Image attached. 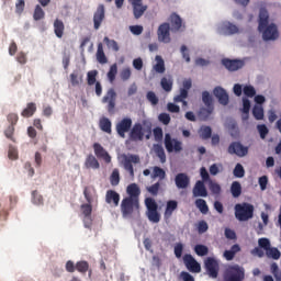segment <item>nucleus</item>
Listing matches in <instances>:
<instances>
[{"mask_svg":"<svg viewBox=\"0 0 281 281\" xmlns=\"http://www.w3.org/2000/svg\"><path fill=\"white\" fill-rule=\"evenodd\" d=\"M104 43L109 47V49H113V52H120V45L115 40H110L109 37L103 38Z\"/></svg>","mask_w":281,"mask_h":281,"instance_id":"3c124183","label":"nucleus"},{"mask_svg":"<svg viewBox=\"0 0 281 281\" xmlns=\"http://www.w3.org/2000/svg\"><path fill=\"white\" fill-rule=\"evenodd\" d=\"M115 76H117V64H113L110 67V70L108 72V78H109L110 82H113V80H115Z\"/></svg>","mask_w":281,"mask_h":281,"instance_id":"bf43d9fd","label":"nucleus"},{"mask_svg":"<svg viewBox=\"0 0 281 281\" xmlns=\"http://www.w3.org/2000/svg\"><path fill=\"white\" fill-rule=\"evenodd\" d=\"M36 113V103L30 102L26 108L21 112L22 117H32Z\"/></svg>","mask_w":281,"mask_h":281,"instance_id":"2f4dec72","label":"nucleus"},{"mask_svg":"<svg viewBox=\"0 0 281 281\" xmlns=\"http://www.w3.org/2000/svg\"><path fill=\"white\" fill-rule=\"evenodd\" d=\"M252 115L255 120H265V109L262 105H254Z\"/></svg>","mask_w":281,"mask_h":281,"instance_id":"ea45409f","label":"nucleus"},{"mask_svg":"<svg viewBox=\"0 0 281 281\" xmlns=\"http://www.w3.org/2000/svg\"><path fill=\"white\" fill-rule=\"evenodd\" d=\"M155 153L157 157L160 159V162L166 164V151L164 150V147L161 145H157L155 147Z\"/></svg>","mask_w":281,"mask_h":281,"instance_id":"864d4df0","label":"nucleus"},{"mask_svg":"<svg viewBox=\"0 0 281 281\" xmlns=\"http://www.w3.org/2000/svg\"><path fill=\"white\" fill-rule=\"evenodd\" d=\"M104 19H106V9L104 4H99L97 10L93 13V27L94 30H100L102 23H104Z\"/></svg>","mask_w":281,"mask_h":281,"instance_id":"9b49d317","label":"nucleus"},{"mask_svg":"<svg viewBox=\"0 0 281 281\" xmlns=\"http://www.w3.org/2000/svg\"><path fill=\"white\" fill-rule=\"evenodd\" d=\"M92 148L98 159H103L105 164H111V155H109V151L104 149V147H102L100 143H94Z\"/></svg>","mask_w":281,"mask_h":281,"instance_id":"a211bd4d","label":"nucleus"},{"mask_svg":"<svg viewBox=\"0 0 281 281\" xmlns=\"http://www.w3.org/2000/svg\"><path fill=\"white\" fill-rule=\"evenodd\" d=\"M209 190L214 194L215 196H218L223 189L221 188V184L218 182H215L213 180H210L209 182Z\"/></svg>","mask_w":281,"mask_h":281,"instance_id":"58836bf2","label":"nucleus"},{"mask_svg":"<svg viewBox=\"0 0 281 281\" xmlns=\"http://www.w3.org/2000/svg\"><path fill=\"white\" fill-rule=\"evenodd\" d=\"M134 19H142L144 16V12L148 10V5H144L142 0H137L136 2H132Z\"/></svg>","mask_w":281,"mask_h":281,"instance_id":"4be33fe9","label":"nucleus"},{"mask_svg":"<svg viewBox=\"0 0 281 281\" xmlns=\"http://www.w3.org/2000/svg\"><path fill=\"white\" fill-rule=\"evenodd\" d=\"M99 126L101 128V131H103V133H109L111 134V120L106 119V117H102L99 122Z\"/></svg>","mask_w":281,"mask_h":281,"instance_id":"4c0bfd02","label":"nucleus"},{"mask_svg":"<svg viewBox=\"0 0 281 281\" xmlns=\"http://www.w3.org/2000/svg\"><path fill=\"white\" fill-rule=\"evenodd\" d=\"M55 35L57 38H63L65 34V23L60 19H56L53 24Z\"/></svg>","mask_w":281,"mask_h":281,"instance_id":"bb28decb","label":"nucleus"},{"mask_svg":"<svg viewBox=\"0 0 281 281\" xmlns=\"http://www.w3.org/2000/svg\"><path fill=\"white\" fill-rule=\"evenodd\" d=\"M111 186H120V169H113L110 176Z\"/></svg>","mask_w":281,"mask_h":281,"instance_id":"09e8293b","label":"nucleus"},{"mask_svg":"<svg viewBox=\"0 0 281 281\" xmlns=\"http://www.w3.org/2000/svg\"><path fill=\"white\" fill-rule=\"evenodd\" d=\"M97 60H98V63H100V65H106L109 63V59L106 58V55L104 54V46H102V43L98 44Z\"/></svg>","mask_w":281,"mask_h":281,"instance_id":"c756f323","label":"nucleus"},{"mask_svg":"<svg viewBox=\"0 0 281 281\" xmlns=\"http://www.w3.org/2000/svg\"><path fill=\"white\" fill-rule=\"evenodd\" d=\"M212 113H214V106L200 108L198 117L202 122H207V120H210L212 116Z\"/></svg>","mask_w":281,"mask_h":281,"instance_id":"393cba45","label":"nucleus"},{"mask_svg":"<svg viewBox=\"0 0 281 281\" xmlns=\"http://www.w3.org/2000/svg\"><path fill=\"white\" fill-rule=\"evenodd\" d=\"M160 87L164 89V91H172V78L162 77L160 80Z\"/></svg>","mask_w":281,"mask_h":281,"instance_id":"79ce46f5","label":"nucleus"},{"mask_svg":"<svg viewBox=\"0 0 281 281\" xmlns=\"http://www.w3.org/2000/svg\"><path fill=\"white\" fill-rule=\"evenodd\" d=\"M224 281H244L245 280V268L235 263L229 265L223 272Z\"/></svg>","mask_w":281,"mask_h":281,"instance_id":"7ed1b4c3","label":"nucleus"},{"mask_svg":"<svg viewBox=\"0 0 281 281\" xmlns=\"http://www.w3.org/2000/svg\"><path fill=\"white\" fill-rule=\"evenodd\" d=\"M200 176L202 178L201 181H203V183H206V181L210 183V181H212V179L210 178V173L207 172V169L205 167H201Z\"/></svg>","mask_w":281,"mask_h":281,"instance_id":"e2e57ef3","label":"nucleus"},{"mask_svg":"<svg viewBox=\"0 0 281 281\" xmlns=\"http://www.w3.org/2000/svg\"><path fill=\"white\" fill-rule=\"evenodd\" d=\"M131 126H133V120H131L128 117L121 120L116 124L117 135H120L124 139V137H126V133H128V131H131Z\"/></svg>","mask_w":281,"mask_h":281,"instance_id":"2eb2a0df","label":"nucleus"},{"mask_svg":"<svg viewBox=\"0 0 281 281\" xmlns=\"http://www.w3.org/2000/svg\"><path fill=\"white\" fill-rule=\"evenodd\" d=\"M70 82L72 87H78L82 82V76L78 77V72L70 74Z\"/></svg>","mask_w":281,"mask_h":281,"instance_id":"052dcab7","label":"nucleus"},{"mask_svg":"<svg viewBox=\"0 0 281 281\" xmlns=\"http://www.w3.org/2000/svg\"><path fill=\"white\" fill-rule=\"evenodd\" d=\"M202 102L205 106H214V99H212V94L209 91L202 92Z\"/></svg>","mask_w":281,"mask_h":281,"instance_id":"a18cd8bd","label":"nucleus"},{"mask_svg":"<svg viewBox=\"0 0 281 281\" xmlns=\"http://www.w3.org/2000/svg\"><path fill=\"white\" fill-rule=\"evenodd\" d=\"M157 36L159 43H170L172 38L170 37V24L165 22L158 26Z\"/></svg>","mask_w":281,"mask_h":281,"instance_id":"ddd939ff","label":"nucleus"},{"mask_svg":"<svg viewBox=\"0 0 281 281\" xmlns=\"http://www.w3.org/2000/svg\"><path fill=\"white\" fill-rule=\"evenodd\" d=\"M76 270H78L79 273H87V271H89V262L88 261H78L76 263Z\"/></svg>","mask_w":281,"mask_h":281,"instance_id":"5fc2aeb1","label":"nucleus"},{"mask_svg":"<svg viewBox=\"0 0 281 281\" xmlns=\"http://www.w3.org/2000/svg\"><path fill=\"white\" fill-rule=\"evenodd\" d=\"M213 93L215 98H217L220 104H223V106H227L229 104V94H227V91L223 89L222 87H216L213 90Z\"/></svg>","mask_w":281,"mask_h":281,"instance_id":"aec40b11","label":"nucleus"},{"mask_svg":"<svg viewBox=\"0 0 281 281\" xmlns=\"http://www.w3.org/2000/svg\"><path fill=\"white\" fill-rule=\"evenodd\" d=\"M160 188H161V183L156 182V183L151 184L150 187H147V192H149V194H151V196H157V194H159Z\"/></svg>","mask_w":281,"mask_h":281,"instance_id":"4d7b16f0","label":"nucleus"},{"mask_svg":"<svg viewBox=\"0 0 281 281\" xmlns=\"http://www.w3.org/2000/svg\"><path fill=\"white\" fill-rule=\"evenodd\" d=\"M233 175L237 179H243V177H245V168L243 167V165L237 164L233 170Z\"/></svg>","mask_w":281,"mask_h":281,"instance_id":"603ef678","label":"nucleus"},{"mask_svg":"<svg viewBox=\"0 0 281 281\" xmlns=\"http://www.w3.org/2000/svg\"><path fill=\"white\" fill-rule=\"evenodd\" d=\"M145 207H147V217L150 223H159L161 221V214H159V204L153 198L145 199Z\"/></svg>","mask_w":281,"mask_h":281,"instance_id":"39448f33","label":"nucleus"},{"mask_svg":"<svg viewBox=\"0 0 281 281\" xmlns=\"http://www.w3.org/2000/svg\"><path fill=\"white\" fill-rule=\"evenodd\" d=\"M231 194L234 199H238L243 194V186L238 181H234L231 184Z\"/></svg>","mask_w":281,"mask_h":281,"instance_id":"7c9ffc66","label":"nucleus"},{"mask_svg":"<svg viewBox=\"0 0 281 281\" xmlns=\"http://www.w3.org/2000/svg\"><path fill=\"white\" fill-rule=\"evenodd\" d=\"M204 268L210 278H218V271H221V266L218 265V261L214 259V257H207L204 260Z\"/></svg>","mask_w":281,"mask_h":281,"instance_id":"6e6552de","label":"nucleus"},{"mask_svg":"<svg viewBox=\"0 0 281 281\" xmlns=\"http://www.w3.org/2000/svg\"><path fill=\"white\" fill-rule=\"evenodd\" d=\"M222 65L225 66L228 71H238V69L245 67V61L240 59L224 58L222 59Z\"/></svg>","mask_w":281,"mask_h":281,"instance_id":"dca6fc26","label":"nucleus"},{"mask_svg":"<svg viewBox=\"0 0 281 281\" xmlns=\"http://www.w3.org/2000/svg\"><path fill=\"white\" fill-rule=\"evenodd\" d=\"M229 155H237V157H247L249 147L244 146L240 142H233L227 149Z\"/></svg>","mask_w":281,"mask_h":281,"instance_id":"f8f14e48","label":"nucleus"},{"mask_svg":"<svg viewBox=\"0 0 281 281\" xmlns=\"http://www.w3.org/2000/svg\"><path fill=\"white\" fill-rule=\"evenodd\" d=\"M98 78V70H90L87 74V82L89 85V87H93V85H95L97 79Z\"/></svg>","mask_w":281,"mask_h":281,"instance_id":"de8ad7c7","label":"nucleus"},{"mask_svg":"<svg viewBox=\"0 0 281 281\" xmlns=\"http://www.w3.org/2000/svg\"><path fill=\"white\" fill-rule=\"evenodd\" d=\"M85 166L88 170H98L100 168V162L98 161V158H95V156L90 154L86 158Z\"/></svg>","mask_w":281,"mask_h":281,"instance_id":"cd10ccee","label":"nucleus"},{"mask_svg":"<svg viewBox=\"0 0 281 281\" xmlns=\"http://www.w3.org/2000/svg\"><path fill=\"white\" fill-rule=\"evenodd\" d=\"M151 179H159L160 181H164V179H166V170L158 166L154 167Z\"/></svg>","mask_w":281,"mask_h":281,"instance_id":"c9c22d12","label":"nucleus"},{"mask_svg":"<svg viewBox=\"0 0 281 281\" xmlns=\"http://www.w3.org/2000/svg\"><path fill=\"white\" fill-rule=\"evenodd\" d=\"M130 139L132 142H144V126L142 123H135L130 132Z\"/></svg>","mask_w":281,"mask_h":281,"instance_id":"f3484780","label":"nucleus"},{"mask_svg":"<svg viewBox=\"0 0 281 281\" xmlns=\"http://www.w3.org/2000/svg\"><path fill=\"white\" fill-rule=\"evenodd\" d=\"M173 254L176 258H181L183 256V244L181 243L176 244L173 248Z\"/></svg>","mask_w":281,"mask_h":281,"instance_id":"774afa93","label":"nucleus"},{"mask_svg":"<svg viewBox=\"0 0 281 281\" xmlns=\"http://www.w3.org/2000/svg\"><path fill=\"white\" fill-rule=\"evenodd\" d=\"M258 183L261 192H265V190H267V186H269V177L267 176L259 177Z\"/></svg>","mask_w":281,"mask_h":281,"instance_id":"13d9d810","label":"nucleus"},{"mask_svg":"<svg viewBox=\"0 0 281 281\" xmlns=\"http://www.w3.org/2000/svg\"><path fill=\"white\" fill-rule=\"evenodd\" d=\"M146 98L153 106H157V104H159V97L154 91H148Z\"/></svg>","mask_w":281,"mask_h":281,"instance_id":"8fccbe9b","label":"nucleus"},{"mask_svg":"<svg viewBox=\"0 0 281 281\" xmlns=\"http://www.w3.org/2000/svg\"><path fill=\"white\" fill-rule=\"evenodd\" d=\"M175 183L179 190H186L190 186V177H188V173H178L175 178Z\"/></svg>","mask_w":281,"mask_h":281,"instance_id":"412c9836","label":"nucleus"},{"mask_svg":"<svg viewBox=\"0 0 281 281\" xmlns=\"http://www.w3.org/2000/svg\"><path fill=\"white\" fill-rule=\"evenodd\" d=\"M178 207H179V202H177V200H169L167 202L165 213H164L166 221H168V218H172V214H175V210H177Z\"/></svg>","mask_w":281,"mask_h":281,"instance_id":"b1692460","label":"nucleus"},{"mask_svg":"<svg viewBox=\"0 0 281 281\" xmlns=\"http://www.w3.org/2000/svg\"><path fill=\"white\" fill-rule=\"evenodd\" d=\"M258 245L266 251L267 258H271L272 260H280L281 252L278 248L271 247V241L269 238H259Z\"/></svg>","mask_w":281,"mask_h":281,"instance_id":"423d86ee","label":"nucleus"},{"mask_svg":"<svg viewBox=\"0 0 281 281\" xmlns=\"http://www.w3.org/2000/svg\"><path fill=\"white\" fill-rule=\"evenodd\" d=\"M158 120L159 122H161V124H164L165 126H168V124H170V114L168 113H160L158 115Z\"/></svg>","mask_w":281,"mask_h":281,"instance_id":"338daca9","label":"nucleus"},{"mask_svg":"<svg viewBox=\"0 0 281 281\" xmlns=\"http://www.w3.org/2000/svg\"><path fill=\"white\" fill-rule=\"evenodd\" d=\"M183 263L191 273H201V263H199L192 255L186 254L183 256Z\"/></svg>","mask_w":281,"mask_h":281,"instance_id":"4468645a","label":"nucleus"},{"mask_svg":"<svg viewBox=\"0 0 281 281\" xmlns=\"http://www.w3.org/2000/svg\"><path fill=\"white\" fill-rule=\"evenodd\" d=\"M157 64L154 66L156 74H164L166 71V64L164 61V58L161 56H156Z\"/></svg>","mask_w":281,"mask_h":281,"instance_id":"72a5a7b5","label":"nucleus"},{"mask_svg":"<svg viewBox=\"0 0 281 281\" xmlns=\"http://www.w3.org/2000/svg\"><path fill=\"white\" fill-rule=\"evenodd\" d=\"M170 23H171V30L172 32H179L183 25V20H181V16L177 13H172L170 15Z\"/></svg>","mask_w":281,"mask_h":281,"instance_id":"a878e982","label":"nucleus"},{"mask_svg":"<svg viewBox=\"0 0 281 281\" xmlns=\"http://www.w3.org/2000/svg\"><path fill=\"white\" fill-rule=\"evenodd\" d=\"M33 19H34V21H41V20L45 19V11L41 7V4H37L35 7L34 13H33Z\"/></svg>","mask_w":281,"mask_h":281,"instance_id":"c03bdc74","label":"nucleus"},{"mask_svg":"<svg viewBox=\"0 0 281 281\" xmlns=\"http://www.w3.org/2000/svg\"><path fill=\"white\" fill-rule=\"evenodd\" d=\"M257 130L259 131L261 139H266L267 135H269V128L265 124L258 125Z\"/></svg>","mask_w":281,"mask_h":281,"instance_id":"0e129e2a","label":"nucleus"},{"mask_svg":"<svg viewBox=\"0 0 281 281\" xmlns=\"http://www.w3.org/2000/svg\"><path fill=\"white\" fill-rule=\"evenodd\" d=\"M251 109V101H249V99H243V120L247 121L249 120V111Z\"/></svg>","mask_w":281,"mask_h":281,"instance_id":"e433bc0d","label":"nucleus"},{"mask_svg":"<svg viewBox=\"0 0 281 281\" xmlns=\"http://www.w3.org/2000/svg\"><path fill=\"white\" fill-rule=\"evenodd\" d=\"M207 229H210V226L207 225V222H205L204 220L200 221L198 223V232L200 234H205V232H207Z\"/></svg>","mask_w":281,"mask_h":281,"instance_id":"69168bd1","label":"nucleus"},{"mask_svg":"<svg viewBox=\"0 0 281 281\" xmlns=\"http://www.w3.org/2000/svg\"><path fill=\"white\" fill-rule=\"evenodd\" d=\"M235 218L237 221H249L254 218V205L247 202L236 204Z\"/></svg>","mask_w":281,"mask_h":281,"instance_id":"20e7f679","label":"nucleus"},{"mask_svg":"<svg viewBox=\"0 0 281 281\" xmlns=\"http://www.w3.org/2000/svg\"><path fill=\"white\" fill-rule=\"evenodd\" d=\"M200 137L202 139H210L212 137V127L204 125L200 128Z\"/></svg>","mask_w":281,"mask_h":281,"instance_id":"49530a36","label":"nucleus"},{"mask_svg":"<svg viewBox=\"0 0 281 281\" xmlns=\"http://www.w3.org/2000/svg\"><path fill=\"white\" fill-rule=\"evenodd\" d=\"M223 30L224 32H226V34H238V26H236L235 24L231 23V22H226L223 24Z\"/></svg>","mask_w":281,"mask_h":281,"instance_id":"a19ab883","label":"nucleus"},{"mask_svg":"<svg viewBox=\"0 0 281 281\" xmlns=\"http://www.w3.org/2000/svg\"><path fill=\"white\" fill-rule=\"evenodd\" d=\"M105 203L109 205L113 204L114 207H117L120 205V193L114 190H108L105 193Z\"/></svg>","mask_w":281,"mask_h":281,"instance_id":"5701e85b","label":"nucleus"},{"mask_svg":"<svg viewBox=\"0 0 281 281\" xmlns=\"http://www.w3.org/2000/svg\"><path fill=\"white\" fill-rule=\"evenodd\" d=\"M192 194L194 199H199V196L202 199L207 198V188L205 187V182L198 180L192 189Z\"/></svg>","mask_w":281,"mask_h":281,"instance_id":"6ab92c4d","label":"nucleus"},{"mask_svg":"<svg viewBox=\"0 0 281 281\" xmlns=\"http://www.w3.org/2000/svg\"><path fill=\"white\" fill-rule=\"evenodd\" d=\"M116 101H117V92H115V89L113 88H110L101 100L102 104H108L106 105L108 113H115Z\"/></svg>","mask_w":281,"mask_h":281,"instance_id":"0eeeda50","label":"nucleus"},{"mask_svg":"<svg viewBox=\"0 0 281 281\" xmlns=\"http://www.w3.org/2000/svg\"><path fill=\"white\" fill-rule=\"evenodd\" d=\"M126 194L121 202V212L123 218H128V216H133L135 212H139V196L142 194V189L137 183H131L126 188Z\"/></svg>","mask_w":281,"mask_h":281,"instance_id":"f257e3e1","label":"nucleus"},{"mask_svg":"<svg viewBox=\"0 0 281 281\" xmlns=\"http://www.w3.org/2000/svg\"><path fill=\"white\" fill-rule=\"evenodd\" d=\"M243 91L247 98H254L256 95V88L254 86H245Z\"/></svg>","mask_w":281,"mask_h":281,"instance_id":"680f3d73","label":"nucleus"},{"mask_svg":"<svg viewBox=\"0 0 281 281\" xmlns=\"http://www.w3.org/2000/svg\"><path fill=\"white\" fill-rule=\"evenodd\" d=\"M165 148L167 153H181L183 150V143L177 138H172L170 134L165 135Z\"/></svg>","mask_w":281,"mask_h":281,"instance_id":"1a4fd4ad","label":"nucleus"},{"mask_svg":"<svg viewBox=\"0 0 281 281\" xmlns=\"http://www.w3.org/2000/svg\"><path fill=\"white\" fill-rule=\"evenodd\" d=\"M140 161V158L139 156L137 155H128V156H123V167H124V170H126V172L130 173V177L132 179L135 178V169L133 168V164H139Z\"/></svg>","mask_w":281,"mask_h":281,"instance_id":"9d476101","label":"nucleus"},{"mask_svg":"<svg viewBox=\"0 0 281 281\" xmlns=\"http://www.w3.org/2000/svg\"><path fill=\"white\" fill-rule=\"evenodd\" d=\"M240 251V245L234 244L229 250L224 251V258L225 260L232 261L234 258H236V254Z\"/></svg>","mask_w":281,"mask_h":281,"instance_id":"c85d7f7f","label":"nucleus"},{"mask_svg":"<svg viewBox=\"0 0 281 281\" xmlns=\"http://www.w3.org/2000/svg\"><path fill=\"white\" fill-rule=\"evenodd\" d=\"M195 207L200 210L201 214H207L210 212V206H207V202L204 199H196Z\"/></svg>","mask_w":281,"mask_h":281,"instance_id":"473e14b6","label":"nucleus"},{"mask_svg":"<svg viewBox=\"0 0 281 281\" xmlns=\"http://www.w3.org/2000/svg\"><path fill=\"white\" fill-rule=\"evenodd\" d=\"M187 98H188V91L180 90V94L173 98V102H182V106H188V101H186Z\"/></svg>","mask_w":281,"mask_h":281,"instance_id":"37998d69","label":"nucleus"},{"mask_svg":"<svg viewBox=\"0 0 281 281\" xmlns=\"http://www.w3.org/2000/svg\"><path fill=\"white\" fill-rule=\"evenodd\" d=\"M258 30L262 33L263 41H278L280 37L278 25L269 24V11L265 8L259 10Z\"/></svg>","mask_w":281,"mask_h":281,"instance_id":"f03ea898","label":"nucleus"},{"mask_svg":"<svg viewBox=\"0 0 281 281\" xmlns=\"http://www.w3.org/2000/svg\"><path fill=\"white\" fill-rule=\"evenodd\" d=\"M81 212L85 218L91 217V213L93 212V207L91 206V203L82 204Z\"/></svg>","mask_w":281,"mask_h":281,"instance_id":"6e6d98bb","label":"nucleus"},{"mask_svg":"<svg viewBox=\"0 0 281 281\" xmlns=\"http://www.w3.org/2000/svg\"><path fill=\"white\" fill-rule=\"evenodd\" d=\"M193 249H194L196 256H200L201 258H203L204 256H207L210 254V248H207V246H205L203 244L195 245Z\"/></svg>","mask_w":281,"mask_h":281,"instance_id":"f704fd0d","label":"nucleus"}]
</instances>
